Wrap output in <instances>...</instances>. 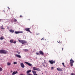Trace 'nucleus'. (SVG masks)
Returning a JSON list of instances; mask_svg holds the SVG:
<instances>
[{"label": "nucleus", "mask_w": 75, "mask_h": 75, "mask_svg": "<svg viewBox=\"0 0 75 75\" xmlns=\"http://www.w3.org/2000/svg\"><path fill=\"white\" fill-rule=\"evenodd\" d=\"M18 41H19L20 42H21V44H26V43H27V41L23 40L18 39Z\"/></svg>", "instance_id": "obj_1"}, {"label": "nucleus", "mask_w": 75, "mask_h": 75, "mask_svg": "<svg viewBox=\"0 0 75 75\" xmlns=\"http://www.w3.org/2000/svg\"><path fill=\"white\" fill-rule=\"evenodd\" d=\"M8 52L4 50H0V54H6Z\"/></svg>", "instance_id": "obj_2"}, {"label": "nucleus", "mask_w": 75, "mask_h": 75, "mask_svg": "<svg viewBox=\"0 0 75 75\" xmlns=\"http://www.w3.org/2000/svg\"><path fill=\"white\" fill-rule=\"evenodd\" d=\"M74 62V61L72 59H71L70 60V63L71 64L70 65L71 67L73 66V63Z\"/></svg>", "instance_id": "obj_3"}, {"label": "nucleus", "mask_w": 75, "mask_h": 75, "mask_svg": "<svg viewBox=\"0 0 75 75\" xmlns=\"http://www.w3.org/2000/svg\"><path fill=\"white\" fill-rule=\"evenodd\" d=\"M49 62H50L51 64H55V60L54 61L53 60H49Z\"/></svg>", "instance_id": "obj_4"}, {"label": "nucleus", "mask_w": 75, "mask_h": 75, "mask_svg": "<svg viewBox=\"0 0 75 75\" xmlns=\"http://www.w3.org/2000/svg\"><path fill=\"white\" fill-rule=\"evenodd\" d=\"M33 70H34L35 71H40V70L39 69V68H36L35 67H33Z\"/></svg>", "instance_id": "obj_5"}, {"label": "nucleus", "mask_w": 75, "mask_h": 75, "mask_svg": "<svg viewBox=\"0 0 75 75\" xmlns=\"http://www.w3.org/2000/svg\"><path fill=\"white\" fill-rule=\"evenodd\" d=\"M25 64H26L29 65V66H30V67H32V64L28 63V62H25Z\"/></svg>", "instance_id": "obj_6"}, {"label": "nucleus", "mask_w": 75, "mask_h": 75, "mask_svg": "<svg viewBox=\"0 0 75 75\" xmlns=\"http://www.w3.org/2000/svg\"><path fill=\"white\" fill-rule=\"evenodd\" d=\"M30 28H26L25 29V30L26 31H28V32H29V33H30L31 31L30 30Z\"/></svg>", "instance_id": "obj_7"}, {"label": "nucleus", "mask_w": 75, "mask_h": 75, "mask_svg": "<svg viewBox=\"0 0 75 75\" xmlns=\"http://www.w3.org/2000/svg\"><path fill=\"white\" fill-rule=\"evenodd\" d=\"M23 33V31H16L15 32V34H19L20 33Z\"/></svg>", "instance_id": "obj_8"}, {"label": "nucleus", "mask_w": 75, "mask_h": 75, "mask_svg": "<svg viewBox=\"0 0 75 75\" xmlns=\"http://www.w3.org/2000/svg\"><path fill=\"white\" fill-rule=\"evenodd\" d=\"M39 53L40 55H44V52L42 51H39Z\"/></svg>", "instance_id": "obj_9"}, {"label": "nucleus", "mask_w": 75, "mask_h": 75, "mask_svg": "<svg viewBox=\"0 0 75 75\" xmlns=\"http://www.w3.org/2000/svg\"><path fill=\"white\" fill-rule=\"evenodd\" d=\"M21 67H22V68H24V67H25V66H24V65L23 63H21Z\"/></svg>", "instance_id": "obj_10"}, {"label": "nucleus", "mask_w": 75, "mask_h": 75, "mask_svg": "<svg viewBox=\"0 0 75 75\" xmlns=\"http://www.w3.org/2000/svg\"><path fill=\"white\" fill-rule=\"evenodd\" d=\"M32 72L33 73L34 75H38L37 74H36V71H34V70H32Z\"/></svg>", "instance_id": "obj_11"}, {"label": "nucleus", "mask_w": 75, "mask_h": 75, "mask_svg": "<svg viewBox=\"0 0 75 75\" xmlns=\"http://www.w3.org/2000/svg\"><path fill=\"white\" fill-rule=\"evenodd\" d=\"M18 72L17 71H13V73L12 74V75H15V74H17Z\"/></svg>", "instance_id": "obj_12"}, {"label": "nucleus", "mask_w": 75, "mask_h": 75, "mask_svg": "<svg viewBox=\"0 0 75 75\" xmlns=\"http://www.w3.org/2000/svg\"><path fill=\"white\" fill-rule=\"evenodd\" d=\"M31 72V70H28L26 72V74L28 75V74H30L29 73Z\"/></svg>", "instance_id": "obj_13"}, {"label": "nucleus", "mask_w": 75, "mask_h": 75, "mask_svg": "<svg viewBox=\"0 0 75 75\" xmlns=\"http://www.w3.org/2000/svg\"><path fill=\"white\" fill-rule=\"evenodd\" d=\"M9 31H10V33H13L14 32V30H13L12 29L10 30H9Z\"/></svg>", "instance_id": "obj_14"}, {"label": "nucleus", "mask_w": 75, "mask_h": 75, "mask_svg": "<svg viewBox=\"0 0 75 75\" xmlns=\"http://www.w3.org/2000/svg\"><path fill=\"white\" fill-rule=\"evenodd\" d=\"M16 56L17 57H18V58H21V56H20V55H19L18 54H16Z\"/></svg>", "instance_id": "obj_15"}, {"label": "nucleus", "mask_w": 75, "mask_h": 75, "mask_svg": "<svg viewBox=\"0 0 75 75\" xmlns=\"http://www.w3.org/2000/svg\"><path fill=\"white\" fill-rule=\"evenodd\" d=\"M57 70H58V71H62L63 70L62 69H61L60 68H57Z\"/></svg>", "instance_id": "obj_16"}, {"label": "nucleus", "mask_w": 75, "mask_h": 75, "mask_svg": "<svg viewBox=\"0 0 75 75\" xmlns=\"http://www.w3.org/2000/svg\"><path fill=\"white\" fill-rule=\"evenodd\" d=\"M4 39V38L3 37V36H1L0 38V40H3Z\"/></svg>", "instance_id": "obj_17"}, {"label": "nucleus", "mask_w": 75, "mask_h": 75, "mask_svg": "<svg viewBox=\"0 0 75 75\" xmlns=\"http://www.w3.org/2000/svg\"><path fill=\"white\" fill-rule=\"evenodd\" d=\"M13 39H11L10 40V42H11V43H13Z\"/></svg>", "instance_id": "obj_18"}, {"label": "nucleus", "mask_w": 75, "mask_h": 75, "mask_svg": "<svg viewBox=\"0 0 75 75\" xmlns=\"http://www.w3.org/2000/svg\"><path fill=\"white\" fill-rule=\"evenodd\" d=\"M11 65V63H9V62H8L7 63V65Z\"/></svg>", "instance_id": "obj_19"}, {"label": "nucleus", "mask_w": 75, "mask_h": 75, "mask_svg": "<svg viewBox=\"0 0 75 75\" xmlns=\"http://www.w3.org/2000/svg\"><path fill=\"white\" fill-rule=\"evenodd\" d=\"M24 51H25V52H27L28 51V50L25 49L24 50Z\"/></svg>", "instance_id": "obj_20"}, {"label": "nucleus", "mask_w": 75, "mask_h": 75, "mask_svg": "<svg viewBox=\"0 0 75 75\" xmlns=\"http://www.w3.org/2000/svg\"><path fill=\"white\" fill-rule=\"evenodd\" d=\"M2 70H3V69H2V68L0 67V72L2 71Z\"/></svg>", "instance_id": "obj_21"}, {"label": "nucleus", "mask_w": 75, "mask_h": 75, "mask_svg": "<svg viewBox=\"0 0 75 75\" xmlns=\"http://www.w3.org/2000/svg\"><path fill=\"white\" fill-rule=\"evenodd\" d=\"M1 30H4V28H3V27H1Z\"/></svg>", "instance_id": "obj_22"}, {"label": "nucleus", "mask_w": 75, "mask_h": 75, "mask_svg": "<svg viewBox=\"0 0 75 75\" xmlns=\"http://www.w3.org/2000/svg\"><path fill=\"white\" fill-rule=\"evenodd\" d=\"M17 21V19H14V22H16V21Z\"/></svg>", "instance_id": "obj_23"}, {"label": "nucleus", "mask_w": 75, "mask_h": 75, "mask_svg": "<svg viewBox=\"0 0 75 75\" xmlns=\"http://www.w3.org/2000/svg\"><path fill=\"white\" fill-rule=\"evenodd\" d=\"M62 64L63 65L64 67H65V64H64V63H62Z\"/></svg>", "instance_id": "obj_24"}, {"label": "nucleus", "mask_w": 75, "mask_h": 75, "mask_svg": "<svg viewBox=\"0 0 75 75\" xmlns=\"http://www.w3.org/2000/svg\"><path fill=\"white\" fill-rule=\"evenodd\" d=\"M14 64H17V63L16 62H15L13 63Z\"/></svg>", "instance_id": "obj_25"}, {"label": "nucleus", "mask_w": 75, "mask_h": 75, "mask_svg": "<svg viewBox=\"0 0 75 75\" xmlns=\"http://www.w3.org/2000/svg\"><path fill=\"white\" fill-rule=\"evenodd\" d=\"M13 43V44H16V41H14Z\"/></svg>", "instance_id": "obj_26"}, {"label": "nucleus", "mask_w": 75, "mask_h": 75, "mask_svg": "<svg viewBox=\"0 0 75 75\" xmlns=\"http://www.w3.org/2000/svg\"><path fill=\"white\" fill-rule=\"evenodd\" d=\"M27 75H33V74H31V73H29V74H28Z\"/></svg>", "instance_id": "obj_27"}, {"label": "nucleus", "mask_w": 75, "mask_h": 75, "mask_svg": "<svg viewBox=\"0 0 75 75\" xmlns=\"http://www.w3.org/2000/svg\"><path fill=\"white\" fill-rule=\"evenodd\" d=\"M71 75H75V74L74 73H71Z\"/></svg>", "instance_id": "obj_28"}, {"label": "nucleus", "mask_w": 75, "mask_h": 75, "mask_svg": "<svg viewBox=\"0 0 75 75\" xmlns=\"http://www.w3.org/2000/svg\"><path fill=\"white\" fill-rule=\"evenodd\" d=\"M36 55H40V53H36Z\"/></svg>", "instance_id": "obj_29"}, {"label": "nucleus", "mask_w": 75, "mask_h": 75, "mask_svg": "<svg viewBox=\"0 0 75 75\" xmlns=\"http://www.w3.org/2000/svg\"><path fill=\"white\" fill-rule=\"evenodd\" d=\"M54 69V67H52L51 68V69Z\"/></svg>", "instance_id": "obj_30"}, {"label": "nucleus", "mask_w": 75, "mask_h": 75, "mask_svg": "<svg viewBox=\"0 0 75 75\" xmlns=\"http://www.w3.org/2000/svg\"><path fill=\"white\" fill-rule=\"evenodd\" d=\"M23 17V16H22L21 15L20 16V17L21 18V17Z\"/></svg>", "instance_id": "obj_31"}, {"label": "nucleus", "mask_w": 75, "mask_h": 75, "mask_svg": "<svg viewBox=\"0 0 75 75\" xmlns=\"http://www.w3.org/2000/svg\"><path fill=\"white\" fill-rule=\"evenodd\" d=\"M59 42H60V43H62V42L59 41V42H58V43H59Z\"/></svg>", "instance_id": "obj_32"}, {"label": "nucleus", "mask_w": 75, "mask_h": 75, "mask_svg": "<svg viewBox=\"0 0 75 75\" xmlns=\"http://www.w3.org/2000/svg\"><path fill=\"white\" fill-rule=\"evenodd\" d=\"M44 40V38H42L41 39V40Z\"/></svg>", "instance_id": "obj_33"}, {"label": "nucleus", "mask_w": 75, "mask_h": 75, "mask_svg": "<svg viewBox=\"0 0 75 75\" xmlns=\"http://www.w3.org/2000/svg\"><path fill=\"white\" fill-rule=\"evenodd\" d=\"M8 8L9 9V10H10V8H9V7H8Z\"/></svg>", "instance_id": "obj_34"}, {"label": "nucleus", "mask_w": 75, "mask_h": 75, "mask_svg": "<svg viewBox=\"0 0 75 75\" xmlns=\"http://www.w3.org/2000/svg\"><path fill=\"white\" fill-rule=\"evenodd\" d=\"M63 50H64V48H62V51H63Z\"/></svg>", "instance_id": "obj_35"}, {"label": "nucleus", "mask_w": 75, "mask_h": 75, "mask_svg": "<svg viewBox=\"0 0 75 75\" xmlns=\"http://www.w3.org/2000/svg\"><path fill=\"white\" fill-rule=\"evenodd\" d=\"M18 54H20V53H18Z\"/></svg>", "instance_id": "obj_36"}, {"label": "nucleus", "mask_w": 75, "mask_h": 75, "mask_svg": "<svg viewBox=\"0 0 75 75\" xmlns=\"http://www.w3.org/2000/svg\"><path fill=\"white\" fill-rule=\"evenodd\" d=\"M0 21H1V19H0Z\"/></svg>", "instance_id": "obj_37"}]
</instances>
